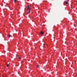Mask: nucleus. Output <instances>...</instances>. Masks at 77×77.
I'll return each mask as SVG.
<instances>
[{"label": "nucleus", "mask_w": 77, "mask_h": 77, "mask_svg": "<svg viewBox=\"0 0 77 77\" xmlns=\"http://www.w3.org/2000/svg\"><path fill=\"white\" fill-rule=\"evenodd\" d=\"M31 7V5H28V8H27V10H29V11L28 12L27 14H28L30 12V10H31V8H30Z\"/></svg>", "instance_id": "nucleus-1"}, {"label": "nucleus", "mask_w": 77, "mask_h": 77, "mask_svg": "<svg viewBox=\"0 0 77 77\" xmlns=\"http://www.w3.org/2000/svg\"><path fill=\"white\" fill-rule=\"evenodd\" d=\"M64 3H66V4H68V2H67L66 1H64Z\"/></svg>", "instance_id": "nucleus-2"}, {"label": "nucleus", "mask_w": 77, "mask_h": 77, "mask_svg": "<svg viewBox=\"0 0 77 77\" xmlns=\"http://www.w3.org/2000/svg\"><path fill=\"white\" fill-rule=\"evenodd\" d=\"M41 35H43V34H44V32L42 31H41Z\"/></svg>", "instance_id": "nucleus-3"}, {"label": "nucleus", "mask_w": 77, "mask_h": 77, "mask_svg": "<svg viewBox=\"0 0 77 77\" xmlns=\"http://www.w3.org/2000/svg\"><path fill=\"white\" fill-rule=\"evenodd\" d=\"M11 36H12V35H11L10 34L8 36V38H11Z\"/></svg>", "instance_id": "nucleus-4"}, {"label": "nucleus", "mask_w": 77, "mask_h": 77, "mask_svg": "<svg viewBox=\"0 0 77 77\" xmlns=\"http://www.w3.org/2000/svg\"><path fill=\"white\" fill-rule=\"evenodd\" d=\"M18 58L19 59H20L21 58V57L20 56H18Z\"/></svg>", "instance_id": "nucleus-5"}, {"label": "nucleus", "mask_w": 77, "mask_h": 77, "mask_svg": "<svg viewBox=\"0 0 77 77\" xmlns=\"http://www.w3.org/2000/svg\"><path fill=\"white\" fill-rule=\"evenodd\" d=\"M14 3H15L17 2V0H14Z\"/></svg>", "instance_id": "nucleus-6"}, {"label": "nucleus", "mask_w": 77, "mask_h": 77, "mask_svg": "<svg viewBox=\"0 0 77 77\" xmlns=\"http://www.w3.org/2000/svg\"><path fill=\"white\" fill-rule=\"evenodd\" d=\"M9 66V64H7V66H8H8Z\"/></svg>", "instance_id": "nucleus-7"}, {"label": "nucleus", "mask_w": 77, "mask_h": 77, "mask_svg": "<svg viewBox=\"0 0 77 77\" xmlns=\"http://www.w3.org/2000/svg\"><path fill=\"white\" fill-rule=\"evenodd\" d=\"M37 68H39V66L38 65L37 66Z\"/></svg>", "instance_id": "nucleus-8"}, {"label": "nucleus", "mask_w": 77, "mask_h": 77, "mask_svg": "<svg viewBox=\"0 0 77 77\" xmlns=\"http://www.w3.org/2000/svg\"><path fill=\"white\" fill-rule=\"evenodd\" d=\"M22 62H23V61H22Z\"/></svg>", "instance_id": "nucleus-9"}]
</instances>
